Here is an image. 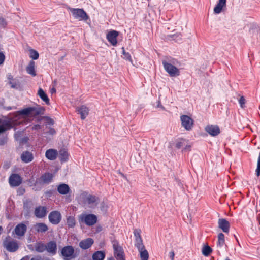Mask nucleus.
<instances>
[{"label":"nucleus","instance_id":"obj_41","mask_svg":"<svg viewBox=\"0 0 260 260\" xmlns=\"http://www.w3.org/2000/svg\"><path fill=\"white\" fill-rule=\"evenodd\" d=\"M256 174L257 176H259L260 175V153L259 154L258 160H257V168L256 169Z\"/></svg>","mask_w":260,"mask_h":260},{"label":"nucleus","instance_id":"obj_45","mask_svg":"<svg viewBox=\"0 0 260 260\" xmlns=\"http://www.w3.org/2000/svg\"><path fill=\"white\" fill-rule=\"evenodd\" d=\"M157 106H156V108H160L161 109H164V107H163V106L160 103V101H158L157 102Z\"/></svg>","mask_w":260,"mask_h":260},{"label":"nucleus","instance_id":"obj_7","mask_svg":"<svg viewBox=\"0 0 260 260\" xmlns=\"http://www.w3.org/2000/svg\"><path fill=\"white\" fill-rule=\"evenodd\" d=\"M14 120L9 117L8 119L2 120L0 119V133H2L7 129L12 128L13 126Z\"/></svg>","mask_w":260,"mask_h":260},{"label":"nucleus","instance_id":"obj_5","mask_svg":"<svg viewBox=\"0 0 260 260\" xmlns=\"http://www.w3.org/2000/svg\"><path fill=\"white\" fill-rule=\"evenodd\" d=\"M70 12L74 18L79 21H87L89 17L87 13L82 9L70 8Z\"/></svg>","mask_w":260,"mask_h":260},{"label":"nucleus","instance_id":"obj_6","mask_svg":"<svg viewBox=\"0 0 260 260\" xmlns=\"http://www.w3.org/2000/svg\"><path fill=\"white\" fill-rule=\"evenodd\" d=\"M182 126L187 131L191 130L193 126V120L189 116L182 115L180 116Z\"/></svg>","mask_w":260,"mask_h":260},{"label":"nucleus","instance_id":"obj_12","mask_svg":"<svg viewBox=\"0 0 260 260\" xmlns=\"http://www.w3.org/2000/svg\"><path fill=\"white\" fill-rule=\"evenodd\" d=\"M9 182L11 186H18L21 183L22 179L19 175L14 174L9 177Z\"/></svg>","mask_w":260,"mask_h":260},{"label":"nucleus","instance_id":"obj_33","mask_svg":"<svg viewBox=\"0 0 260 260\" xmlns=\"http://www.w3.org/2000/svg\"><path fill=\"white\" fill-rule=\"evenodd\" d=\"M53 175L51 173H45L41 176V179L45 183H49L53 178Z\"/></svg>","mask_w":260,"mask_h":260},{"label":"nucleus","instance_id":"obj_54","mask_svg":"<svg viewBox=\"0 0 260 260\" xmlns=\"http://www.w3.org/2000/svg\"><path fill=\"white\" fill-rule=\"evenodd\" d=\"M56 92V90L54 88H53L51 90V93H55Z\"/></svg>","mask_w":260,"mask_h":260},{"label":"nucleus","instance_id":"obj_42","mask_svg":"<svg viewBox=\"0 0 260 260\" xmlns=\"http://www.w3.org/2000/svg\"><path fill=\"white\" fill-rule=\"evenodd\" d=\"M239 103L241 108H243L244 107H245V99L243 96H241L240 98L239 99Z\"/></svg>","mask_w":260,"mask_h":260},{"label":"nucleus","instance_id":"obj_37","mask_svg":"<svg viewBox=\"0 0 260 260\" xmlns=\"http://www.w3.org/2000/svg\"><path fill=\"white\" fill-rule=\"evenodd\" d=\"M122 55H123L122 56V57L124 59L127 60L132 63L133 60H132V59L130 54L128 52H126L125 51L124 47H122Z\"/></svg>","mask_w":260,"mask_h":260},{"label":"nucleus","instance_id":"obj_15","mask_svg":"<svg viewBox=\"0 0 260 260\" xmlns=\"http://www.w3.org/2000/svg\"><path fill=\"white\" fill-rule=\"evenodd\" d=\"M205 130L210 135L216 136L220 133V129L217 125H209L205 128Z\"/></svg>","mask_w":260,"mask_h":260},{"label":"nucleus","instance_id":"obj_39","mask_svg":"<svg viewBox=\"0 0 260 260\" xmlns=\"http://www.w3.org/2000/svg\"><path fill=\"white\" fill-rule=\"evenodd\" d=\"M181 34H174L173 35H170L168 38V40H174L177 42L181 39Z\"/></svg>","mask_w":260,"mask_h":260},{"label":"nucleus","instance_id":"obj_53","mask_svg":"<svg viewBox=\"0 0 260 260\" xmlns=\"http://www.w3.org/2000/svg\"><path fill=\"white\" fill-rule=\"evenodd\" d=\"M258 30V28L256 27H255L254 28H253L252 30H250V31H255Z\"/></svg>","mask_w":260,"mask_h":260},{"label":"nucleus","instance_id":"obj_3","mask_svg":"<svg viewBox=\"0 0 260 260\" xmlns=\"http://www.w3.org/2000/svg\"><path fill=\"white\" fill-rule=\"evenodd\" d=\"M34 111H35L34 108L28 107L14 113V116L11 117V119L14 120L13 122L14 126L20 124L25 119V116L30 115Z\"/></svg>","mask_w":260,"mask_h":260},{"label":"nucleus","instance_id":"obj_8","mask_svg":"<svg viewBox=\"0 0 260 260\" xmlns=\"http://www.w3.org/2000/svg\"><path fill=\"white\" fill-rule=\"evenodd\" d=\"M114 256L117 260H125L122 248L117 242L113 244Z\"/></svg>","mask_w":260,"mask_h":260},{"label":"nucleus","instance_id":"obj_40","mask_svg":"<svg viewBox=\"0 0 260 260\" xmlns=\"http://www.w3.org/2000/svg\"><path fill=\"white\" fill-rule=\"evenodd\" d=\"M211 252V248L208 246H204L202 249V253L205 256H208Z\"/></svg>","mask_w":260,"mask_h":260},{"label":"nucleus","instance_id":"obj_38","mask_svg":"<svg viewBox=\"0 0 260 260\" xmlns=\"http://www.w3.org/2000/svg\"><path fill=\"white\" fill-rule=\"evenodd\" d=\"M39 53L35 50L31 49L29 50V57L32 59H37L39 58Z\"/></svg>","mask_w":260,"mask_h":260},{"label":"nucleus","instance_id":"obj_36","mask_svg":"<svg viewBox=\"0 0 260 260\" xmlns=\"http://www.w3.org/2000/svg\"><path fill=\"white\" fill-rule=\"evenodd\" d=\"M225 243L224 236L223 234L220 233L218 236L217 246L222 247Z\"/></svg>","mask_w":260,"mask_h":260},{"label":"nucleus","instance_id":"obj_47","mask_svg":"<svg viewBox=\"0 0 260 260\" xmlns=\"http://www.w3.org/2000/svg\"><path fill=\"white\" fill-rule=\"evenodd\" d=\"M55 131L53 128L50 129L49 131L48 132V133L50 135H54V134H55Z\"/></svg>","mask_w":260,"mask_h":260},{"label":"nucleus","instance_id":"obj_55","mask_svg":"<svg viewBox=\"0 0 260 260\" xmlns=\"http://www.w3.org/2000/svg\"><path fill=\"white\" fill-rule=\"evenodd\" d=\"M72 258H70L69 257H64V260H71Z\"/></svg>","mask_w":260,"mask_h":260},{"label":"nucleus","instance_id":"obj_50","mask_svg":"<svg viewBox=\"0 0 260 260\" xmlns=\"http://www.w3.org/2000/svg\"><path fill=\"white\" fill-rule=\"evenodd\" d=\"M53 120L52 119H48V123L49 124H53Z\"/></svg>","mask_w":260,"mask_h":260},{"label":"nucleus","instance_id":"obj_21","mask_svg":"<svg viewBox=\"0 0 260 260\" xmlns=\"http://www.w3.org/2000/svg\"><path fill=\"white\" fill-rule=\"evenodd\" d=\"M46 250L48 253L53 255L56 253L57 247L56 244L55 242H49V243H47V245H46Z\"/></svg>","mask_w":260,"mask_h":260},{"label":"nucleus","instance_id":"obj_17","mask_svg":"<svg viewBox=\"0 0 260 260\" xmlns=\"http://www.w3.org/2000/svg\"><path fill=\"white\" fill-rule=\"evenodd\" d=\"M219 227L224 233H228L230 228V223L224 219H219L218 220Z\"/></svg>","mask_w":260,"mask_h":260},{"label":"nucleus","instance_id":"obj_4","mask_svg":"<svg viewBox=\"0 0 260 260\" xmlns=\"http://www.w3.org/2000/svg\"><path fill=\"white\" fill-rule=\"evenodd\" d=\"M79 222L84 223L87 225L92 226L97 221V217L93 214L83 213L79 216Z\"/></svg>","mask_w":260,"mask_h":260},{"label":"nucleus","instance_id":"obj_14","mask_svg":"<svg viewBox=\"0 0 260 260\" xmlns=\"http://www.w3.org/2000/svg\"><path fill=\"white\" fill-rule=\"evenodd\" d=\"M140 254L141 260H148L149 258V253L146 249L144 244L136 246Z\"/></svg>","mask_w":260,"mask_h":260},{"label":"nucleus","instance_id":"obj_11","mask_svg":"<svg viewBox=\"0 0 260 260\" xmlns=\"http://www.w3.org/2000/svg\"><path fill=\"white\" fill-rule=\"evenodd\" d=\"M4 244L6 249L10 252H15L18 248L17 242L14 240L6 241Z\"/></svg>","mask_w":260,"mask_h":260},{"label":"nucleus","instance_id":"obj_10","mask_svg":"<svg viewBox=\"0 0 260 260\" xmlns=\"http://www.w3.org/2000/svg\"><path fill=\"white\" fill-rule=\"evenodd\" d=\"M61 252L63 257H69L70 258H74L75 257L74 249L71 246H67L63 247Z\"/></svg>","mask_w":260,"mask_h":260},{"label":"nucleus","instance_id":"obj_34","mask_svg":"<svg viewBox=\"0 0 260 260\" xmlns=\"http://www.w3.org/2000/svg\"><path fill=\"white\" fill-rule=\"evenodd\" d=\"M35 229L38 232L42 233L48 230V227L44 223H39L35 225Z\"/></svg>","mask_w":260,"mask_h":260},{"label":"nucleus","instance_id":"obj_56","mask_svg":"<svg viewBox=\"0 0 260 260\" xmlns=\"http://www.w3.org/2000/svg\"><path fill=\"white\" fill-rule=\"evenodd\" d=\"M6 109L8 110H10L12 109V108L11 107H8L6 108Z\"/></svg>","mask_w":260,"mask_h":260},{"label":"nucleus","instance_id":"obj_27","mask_svg":"<svg viewBox=\"0 0 260 260\" xmlns=\"http://www.w3.org/2000/svg\"><path fill=\"white\" fill-rule=\"evenodd\" d=\"M105 257V253L103 251H97L92 256V260H104Z\"/></svg>","mask_w":260,"mask_h":260},{"label":"nucleus","instance_id":"obj_44","mask_svg":"<svg viewBox=\"0 0 260 260\" xmlns=\"http://www.w3.org/2000/svg\"><path fill=\"white\" fill-rule=\"evenodd\" d=\"M5 59V56L4 54L3 53L0 52V65L4 63Z\"/></svg>","mask_w":260,"mask_h":260},{"label":"nucleus","instance_id":"obj_9","mask_svg":"<svg viewBox=\"0 0 260 260\" xmlns=\"http://www.w3.org/2000/svg\"><path fill=\"white\" fill-rule=\"evenodd\" d=\"M48 218L49 221L51 223L57 224L60 222L61 219V215L59 212L53 211L49 214Z\"/></svg>","mask_w":260,"mask_h":260},{"label":"nucleus","instance_id":"obj_16","mask_svg":"<svg viewBox=\"0 0 260 260\" xmlns=\"http://www.w3.org/2000/svg\"><path fill=\"white\" fill-rule=\"evenodd\" d=\"M20 157L22 161L25 163H28L34 159L32 153L27 151L23 152L21 154Z\"/></svg>","mask_w":260,"mask_h":260},{"label":"nucleus","instance_id":"obj_59","mask_svg":"<svg viewBox=\"0 0 260 260\" xmlns=\"http://www.w3.org/2000/svg\"><path fill=\"white\" fill-rule=\"evenodd\" d=\"M225 260H230L229 258H226Z\"/></svg>","mask_w":260,"mask_h":260},{"label":"nucleus","instance_id":"obj_13","mask_svg":"<svg viewBox=\"0 0 260 260\" xmlns=\"http://www.w3.org/2000/svg\"><path fill=\"white\" fill-rule=\"evenodd\" d=\"M27 226L23 223L17 225L14 229V233L18 237L23 236L26 231Z\"/></svg>","mask_w":260,"mask_h":260},{"label":"nucleus","instance_id":"obj_35","mask_svg":"<svg viewBox=\"0 0 260 260\" xmlns=\"http://www.w3.org/2000/svg\"><path fill=\"white\" fill-rule=\"evenodd\" d=\"M35 248L36 251L38 252H43L46 250V245L42 242L37 243L35 245Z\"/></svg>","mask_w":260,"mask_h":260},{"label":"nucleus","instance_id":"obj_58","mask_svg":"<svg viewBox=\"0 0 260 260\" xmlns=\"http://www.w3.org/2000/svg\"><path fill=\"white\" fill-rule=\"evenodd\" d=\"M109 32H113V33H115V32H118L117 31H115V30H112V31H109Z\"/></svg>","mask_w":260,"mask_h":260},{"label":"nucleus","instance_id":"obj_28","mask_svg":"<svg viewBox=\"0 0 260 260\" xmlns=\"http://www.w3.org/2000/svg\"><path fill=\"white\" fill-rule=\"evenodd\" d=\"M57 190L61 194H67L69 192L70 188L68 185L61 184L58 186Z\"/></svg>","mask_w":260,"mask_h":260},{"label":"nucleus","instance_id":"obj_26","mask_svg":"<svg viewBox=\"0 0 260 260\" xmlns=\"http://www.w3.org/2000/svg\"><path fill=\"white\" fill-rule=\"evenodd\" d=\"M35 62L34 61H30L26 67L27 73L32 76H35L36 73L35 70Z\"/></svg>","mask_w":260,"mask_h":260},{"label":"nucleus","instance_id":"obj_48","mask_svg":"<svg viewBox=\"0 0 260 260\" xmlns=\"http://www.w3.org/2000/svg\"><path fill=\"white\" fill-rule=\"evenodd\" d=\"M190 146H190L189 143L188 142V145H184V146L182 148L185 150H188L190 148Z\"/></svg>","mask_w":260,"mask_h":260},{"label":"nucleus","instance_id":"obj_23","mask_svg":"<svg viewBox=\"0 0 260 260\" xmlns=\"http://www.w3.org/2000/svg\"><path fill=\"white\" fill-rule=\"evenodd\" d=\"M226 0H219L217 5L214 8V12L215 14H219L221 11L222 9L226 6Z\"/></svg>","mask_w":260,"mask_h":260},{"label":"nucleus","instance_id":"obj_57","mask_svg":"<svg viewBox=\"0 0 260 260\" xmlns=\"http://www.w3.org/2000/svg\"><path fill=\"white\" fill-rule=\"evenodd\" d=\"M108 260H115V259H114V258L111 257L109 258Z\"/></svg>","mask_w":260,"mask_h":260},{"label":"nucleus","instance_id":"obj_32","mask_svg":"<svg viewBox=\"0 0 260 260\" xmlns=\"http://www.w3.org/2000/svg\"><path fill=\"white\" fill-rule=\"evenodd\" d=\"M67 224L69 228H73L76 225L75 218L73 216H67Z\"/></svg>","mask_w":260,"mask_h":260},{"label":"nucleus","instance_id":"obj_2","mask_svg":"<svg viewBox=\"0 0 260 260\" xmlns=\"http://www.w3.org/2000/svg\"><path fill=\"white\" fill-rule=\"evenodd\" d=\"M79 199L83 203L84 206L90 208H95L99 203L98 197L88 194L86 192L81 193L79 196Z\"/></svg>","mask_w":260,"mask_h":260},{"label":"nucleus","instance_id":"obj_30","mask_svg":"<svg viewBox=\"0 0 260 260\" xmlns=\"http://www.w3.org/2000/svg\"><path fill=\"white\" fill-rule=\"evenodd\" d=\"M38 94L40 96V98L45 102V103L47 105L49 104V99L48 98L47 94L44 91V90L42 88H39Z\"/></svg>","mask_w":260,"mask_h":260},{"label":"nucleus","instance_id":"obj_22","mask_svg":"<svg viewBox=\"0 0 260 260\" xmlns=\"http://www.w3.org/2000/svg\"><path fill=\"white\" fill-rule=\"evenodd\" d=\"M119 34H107L106 38L113 46H116L118 42Z\"/></svg>","mask_w":260,"mask_h":260},{"label":"nucleus","instance_id":"obj_46","mask_svg":"<svg viewBox=\"0 0 260 260\" xmlns=\"http://www.w3.org/2000/svg\"><path fill=\"white\" fill-rule=\"evenodd\" d=\"M174 252L173 251L169 252V256L171 260H174Z\"/></svg>","mask_w":260,"mask_h":260},{"label":"nucleus","instance_id":"obj_43","mask_svg":"<svg viewBox=\"0 0 260 260\" xmlns=\"http://www.w3.org/2000/svg\"><path fill=\"white\" fill-rule=\"evenodd\" d=\"M7 25L5 20L3 18H0V26L4 27Z\"/></svg>","mask_w":260,"mask_h":260},{"label":"nucleus","instance_id":"obj_24","mask_svg":"<svg viewBox=\"0 0 260 260\" xmlns=\"http://www.w3.org/2000/svg\"><path fill=\"white\" fill-rule=\"evenodd\" d=\"M141 231L140 229H135L134 231V234L135 237V246L143 244V241L141 237Z\"/></svg>","mask_w":260,"mask_h":260},{"label":"nucleus","instance_id":"obj_49","mask_svg":"<svg viewBox=\"0 0 260 260\" xmlns=\"http://www.w3.org/2000/svg\"><path fill=\"white\" fill-rule=\"evenodd\" d=\"M40 128V125H35L33 126L32 129L37 130Z\"/></svg>","mask_w":260,"mask_h":260},{"label":"nucleus","instance_id":"obj_31","mask_svg":"<svg viewBox=\"0 0 260 260\" xmlns=\"http://www.w3.org/2000/svg\"><path fill=\"white\" fill-rule=\"evenodd\" d=\"M188 145V141L184 139H178L175 142V147L180 149L184 146V145Z\"/></svg>","mask_w":260,"mask_h":260},{"label":"nucleus","instance_id":"obj_52","mask_svg":"<svg viewBox=\"0 0 260 260\" xmlns=\"http://www.w3.org/2000/svg\"><path fill=\"white\" fill-rule=\"evenodd\" d=\"M5 140L4 138L2 140L1 139L0 140V145L4 144L5 143Z\"/></svg>","mask_w":260,"mask_h":260},{"label":"nucleus","instance_id":"obj_25","mask_svg":"<svg viewBox=\"0 0 260 260\" xmlns=\"http://www.w3.org/2000/svg\"><path fill=\"white\" fill-rule=\"evenodd\" d=\"M46 208L44 207H39L36 208L35 214L38 218H42L46 214Z\"/></svg>","mask_w":260,"mask_h":260},{"label":"nucleus","instance_id":"obj_51","mask_svg":"<svg viewBox=\"0 0 260 260\" xmlns=\"http://www.w3.org/2000/svg\"><path fill=\"white\" fill-rule=\"evenodd\" d=\"M31 260H42L40 257H35L31 259Z\"/></svg>","mask_w":260,"mask_h":260},{"label":"nucleus","instance_id":"obj_18","mask_svg":"<svg viewBox=\"0 0 260 260\" xmlns=\"http://www.w3.org/2000/svg\"><path fill=\"white\" fill-rule=\"evenodd\" d=\"M93 243V240L92 238H87L82 240L79 243V246L83 249H87L90 248Z\"/></svg>","mask_w":260,"mask_h":260},{"label":"nucleus","instance_id":"obj_19","mask_svg":"<svg viewBox=\"0 0 260 260\" xmlns=\"http://www.w3.org/2000/svg\"><path fill=\"white\" fill-rule=\"evenodd\" d=\"M77 111L80 114L82 119H84L89 113V109L84 105L77 108Z\"/></svg>","mask_w":260,"mask_h":260},{"label":"nucleus","instance_id":"obj_1","mask_svg":"<svg viewBox=\"0 0 260 260\" xmlns=\"http://www.w3.org/2000/svg\"><path fill=\"white\" fill-rule=\"evenodd\" d=\"M177 62V60L171 57H166L162 60L165 71L170 76L175 77L180 74L179 69L175 66Z\"/></svg>","mask_w":260,"mask_h":260},{"label":"nucleus","instance_id":"obj_29","mask_svg":"<svg viewBox=\"0 0 260 260\" xmlns=\"http://www.w3.org/2000/svg\"><path fill=\"white\" fill-rule=\"evenodd\" d=\"M69 154L67 151L64 149H61L59 153V157L61 161H67L69 159Z\"/></svg>","mask_w":260,"mask_h":260},{"label":"nucleus","instance_id":"obj_20","mask_svg":"<svg viewBox=\"0 0 260 260\" xmlns=\"http://www.w3.org/2000/svg\"><path fill=\"white\" fill-rule=\"evenodd\" d=\"M57 151L53 149H49L47 150L45 153L46 158L51 160H55L57 158Z\"/></svg>","mask_w":260,"mask_h":260}]
</instances>
